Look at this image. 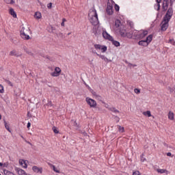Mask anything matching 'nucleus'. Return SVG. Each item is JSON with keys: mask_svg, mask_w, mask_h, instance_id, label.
Wrapping results in <instances>:
<instances>
[{"mask_svg": "<svg viewBox=\"0 0 175 175\" xmlns=\"http://www.w3.org/2000/svg\"><path fill=\"white\" fill-rule=\"evenodd\" d=\"M89 20L92 25H98L99 24V19L98 18V14L95 9L90 10L89 12Z\"/></svg>", "mask_w": 175, "mask_h": 175, "instance_id": "obj_1", "label": "nucleus"}, {"mask_svg": "<svg viewBox=\"0 0 175 175\" xmlns=\"http://www.w3.org/2000/svg\"><path fill=\"white\" fill-rule=\"evenodd\" d=\"M100 28L98 27L97 31L94 33V35L96 36H98V35H100V33H103V36L104 39H107L108 40H113V37L110 36V34L108 33L107 31L105 30L100 31Z\"/></svg>", "mask_w": 175, "mask_h": 175, "instance_id": "obj_2", "label": "nucleus"}, {"mask_svg": "<svg viewBox=\"0 0 175 175\" xmlns=\"http://www.w3.org/2000/svg\"><path fill=\"white\" fill-rule=\"evenodd\" d=\"M153 36H152V34H150L146 38V40L139 41L138 42L139 46H144V47H147V46H148L151 42H152Z\"/></svg>", "mask_w": 175, "mask_h": 175, "instance_id": "obj_3", "label": "nucleus"}, {"mask_svg": "<svg viewBox=\"0 0 175 175\" xmlns=\"http://www.w3.org/2000/svg\"><path fill=\"white\" fill-rule=\"evenodd\" d=\"M29 29H25V27H22V29L21 30V36L22 39H24L25 40H29L30 37L29 35Z\"/></svg>", "mask_w": 175, "mask_h": 175, "instance_id": "obj_4", "label": "nucleus"}, {"mask_svg": "<svg viewBox=\"0 0 175 175\" xmlns=\"http://www.w3.org/2000/svg\"><path fill=\"white\" fill-rule=\"evenodd\" d=\"M120 34L121 35V36H122L123 38H128L129 39L132 38V33H129L128 31H126V30L124 28V27H122L120 30Z\"/></svg>", "mask_w": 175, "mask_h": 175, "instance_id": "obj_5", "label": "nucleus"}, {"mask_svg": "<svg viewBox=\"0 0 175 175\" xmlns=\"http://www.w3.org/2000/svg\"><path fill=\"white\" fill-rule=\"evenodd\" d=\"M175 0H163V10L164 12H166L167 10V8L169 6V3H170L171 6L173 5V2H174Z\"/></svg>", "mask_w": 175, "mask_h": 175, "instance_id": "obj_6", "label": "nucleus"}, {"mask_svg": "<svg viewBox=\"0 0 175 175\" xmlns=\"http://www.w3.org/2000/svg\"><path fill=\"white\" fill-rule=\"evenodd\" d=\"M169 19H165L163 18V21L161 23V31H166L169 28Z\"/></svg>", "mask_w": 175, "mask_h": 175, "instance_id": "obj_7", "label": "nucleus"}, {"mask_svg": "<svg viewBox=\"0 0 175 175\" xmlns=\"http://www.w3.org/2000/svg\"><path fill=\"white\" fill-rule=\"evenodd\" d=\"M85 100L88 103V105H89V106H90V107H96V101L92 98H90L89 97H87L85 98Z\"/></svg>", "mask_w": 175, "mask_h": 175, "instance_id": "obj_8", "label": "nucleus"}, {"mask_svg": "<svg viewBox=\"0 0 175 175\" xmlns=\"http://www.w3.org/2000/svg\"><path fill=\"white\" fill-rule=\"evenodd\" d=\"M148 35V31L147 30H141L139 31V34L136 36V39H144Z\"/></svg>", "mask_w": 175, "mask_h": 175, "instance_id": "obj_9", "label": "nucleus"}, {"mask_svg": "<svg viewBox=\"0 0 175 175\" xmlns=\"http://www.w3.org/2000/svg\"><path fill=\"white\" fill-rule=\"evenodd\" d=\"M94 49H96V50H100L101 53H106V51H107V46L105 45L95 44Z\"/></svg>", "mask_w": 175, "mask_h": 175, "instance_id": "obj_10", "label": "nucleus"}, {"mask_svg": "<svg viewBox=\"0 0 175 175\" xmlns=\"http://www.w3.org/2000/svg\"><path fill=\"white\" fill-rule=\"evenodd\" d=\"M62 70L59 67H55V71L51 73L52 77H58L61 75Z\"/></svg>", "mask_w": 175, "mask_h": 175, "instance_id": "obj_11", "label": "nucleus"}, {"mask_svg": "<svg viewBox=\"0 0 175 175\" xmlns=\"http://www.w3.org/2000/svg\"><path fill=\"white\" fill-rule=\"evenodd\" d=\"M106 12L108 16H113V14L114 13V11L113 10V5L107 3Z\"/></svg>", "mask_w": 175, "mask_h": 175, "instance_id": "obj_12", "label": "nucleus"}, {"mask_svg": "<svg viewBox=\"0 0 175 175\" xmlns=\"http://www.w3.org/2000/svg\"><path fill=\"white\" fill-rule=\"evenodd\" d=\"M172 16H173V8H170L168 9L165 16H164V18H165L166 20H170V21Z\"/></svg>", "mask_w": 175, "mask_h": 175, "instance_id": "obj_13", "label": "nucleus"}, {"mask_svg": "<svg viewBox=\"0 0 175 175\" xmlns=\"http://www.w3.org/2000/svg\"><path fill=\"white\" fill-rule=\"evenodd\" d=\"M92 53H94V54H96V55H98V57H99V58H101V59H103V61H105V62H111V60H109V59H107V57H105V55H100L98 53H96V51H92Z\"/></svg>", "mask_w": 175, "mask_h": 175, "instance_id": "obj_14", "label": "nucleus"}, {"mask_svg": "<svg viewBox=\"0 0 175 175\" xmlns=\"http://www.w3.org/2000/svg\"><path fill=\"white\" fill-rule=\"evenodd\" d=\"M32 170L33 172H34V173H40V174H42V173H43V168L38 167L36 165L32 167Z\"/></svg>", "mask_w": 175, "mask_h": 175, "instance_id": "obj_15", "label": "nucleus"}, {"mask_svg": "<svg viewBox=\"0 0 175 175\" xmlns=\"http://www.w3.org/2000/svg\"><path fill=\"white\" fill-rule=\"evenodd\" d=\"M27 163H28V161L26 160H23V159L19 160V165L23 166V167H24L25 169H27V167H28V165Z\"/></svg>", "mask_w": 175, "mask_h": 175, "instance_id": "obj_16", "label": "nucleus"}, {"mask_svg": "<svg viewBox=\"0 0 175 175\" xmlns=\"http://www.w3.org/2000/svg\"><path fill=\"white\" fill-rule=\"evenodd\" d=\"M15 171L18 175H27V172H25V171L21 168L15 167Z\"/></svg>", "mask_w": 175, "mask_h": 175, "instance_id": "obj_17", "label": "nucleus"}, {"mask_svg": "<svg viewBox=\"0 0 175 175\" xmlns=\"http://www.w3.org/2000/svg\"><path fill=\"white\" fill-rule=\"evenodd\" d=\"M10 55L18 57H21L22 54H18L17 53V51L14 49L10 52Z\"/></svg>", "mask_w": 175, "mask_h": 175, "instance_id": "obj_18", "label": "nucleus"}, {"mask_svg": "<svg viewBox=\"0 0 175 175\" xmlns=\"http://www.w3.org/2000/svg\"><path fill=\"white\" fill-rule=\"evenodd\" d=\"M49 165L51 169H53V172H55V173H61V172L59 171V169H58L57 167H55V165L51 163H49Z\"/></svg>", "mask_w": 175, "mask_h": 175, "instance_id": "obj_19", "label": "nucleus"}, {"mask_svg": "<svg viewBox=\"0 0 175 175\" xmlns=\"http://www.w3.org/2000/svg\"><path fill=\"white\" fill-rule=\"evenodd\" d=\"M9 13L11 16H12V17H14V18H16L17 17V14L16 13V12H14V10L13 8H10Z\"/></svg>", "mask_w": 175, "mask_h": 175, "instance_id": "obj_20", "label": "nucleus"}, {"mask_svg": "<svg viewBox=\"0 0 175 175\" xmlns=\"http://www.w3.org/2000/svg\"><path fill=\"white\" fill-rule=\"evenodd\" d=\"M161 0H156L157 3L154 5V9L156 10H159L161 9V5L159 3H161Z\"/></svg>", "mask_w": 175, "mask_h": 175, "instance_id": "obj_21", "label": "nucleus"}, {"mask_svg": "<svg viewBox=\"0 0 175 175\" xmlns=\"http://www.w3.org/2000/svg\"><path fill=\"white\" fill-rule=\"evenodd\" d=\"M168 118L169 120H171V121H173V120H174V113L172 111H169Z\"/></svg>", "mask_w": 175, "mask_h": 175, "instance_id": "obj_22", "label": "nucleus"}, {"mask_svg": "<svg viewBox=\"0 0 175 175\" xmlns=\"http://www.w3.org/2000/svg\"><path fill=\"white\" fill-rule=\"evenodd\" d=\"M115 27H116V28H122L123 26H121V22H120V20H116L115 21Z\"/></svg>", "mask_w": 175, "mask_h": 175, "instance_id": "obj_23", "label": "nucleus"}, {"mask_svg": "<svg viewBox=\"0 0 175 175\" xmlns=\"http://www.w3.org/2000/svg\"><path fill=\"white\" fill-rule=\"evenodd\" d=\"M34 18H37L38 20L42 18V14L39 12H36L34 14Z\"/></svg>", "mask_w": 175, "mask_h": 175, "instance_id": "obj_24", "label": "nucleus"}, {"mask_svg": "<svg viewBox=\"0 0 175 175\" xmlns=\"http://www.w3.org/2000/svg\"><path fill=\"white\" fill-rule=\"evenodd\" d=\"M110 42H112V44L116 46V47H119L120 42L114 40V38H112V40H110Z\"/></svg>", "mask_w": 175, "mask_h": 175, "instance_id": "obj_25", "label": "nucleus"}, {"mask_svg": "<svg viewBox=\"0 0 175 175\" xmlns=\"http://www.w3.org/2000/svg\"><path fill=\"white\" fill-rule=\"evenodd\" d=\"M142 114H144V116L146 117H151V111H144L142 112Z\"/></svg>", "mask_w": 175, "mask_h": 175, "instance_id": "obj_26", "label": "nucleus"}, {"mask_svg": "<svg viewBox=\"0 0 175 175\" xmlns=\"http://www.w3.org/2000/svg\"><path fill=\"white\" fill-rule=\"evenodd\" d=\"M118 129L120 133H124V132H125V129L120 125H118Z\"/></svg>", "mask_w": 175, "mask_h": 175, "instance_id": "obj_27", "label": "nucleus"}, {"mask_svg": "<svg viewBox=\"0 0 175 175\" xmlns=\"http://www.w3.org/2000/svg\"><path fill=\"white\" fill-rule=\"evenodd\" d=\"M4 125H5V129H7L8 132H12V131H10V127L9 126V124H8V122H6V121H4Z\"/></svg>", "mask_w": 175, "mask_h": 175, "instance_id": "obj_28", "label": "nucleus"}, {"mask_svg": "<svg viewBox=\"0 0 175 175\" xmlns=\"http://www.w3.org/2000/svg\"><path fill=\"white\" fill-rule=\"evenodd\" d=\"M3 173L5 175H13V172L8 170H3Z\"/></svg>", "mask_w": 175, "mask_h": 175, "instance_id": "obj_29", "label": "nucleus"}, {"mask_svg": "<svg viewBox=\"0 0 175 175\" xmlns=\"http://www.w3.org/2000/svg\"><path fill=\"white\" fill-rule=\"evenodd\" d=\"M27 117H35V113H33V111H29L28 113H27Z\"/></svg>", "mask_w": 175, "mask_h": 175, "instance_id": "obj_30", "label": "nucleus"}, {"mask_svg": "<svg viewBox=\"0 0 175 175\" xmlns=\"http://www.w3.org/2000/svg\"><path fill=\"white\" fill-rule=\"evenodd\" d=\"M131 35H132V36H135V38L136 39V36H137V35H139V31L135 30L133 32V33Z\"/></svg>", "mask_w": 175, "mask_h": 175, "instance_id": "obj_31", "label": "nucleus"}, {"mask_svg": "<svg viewBox=\"0 0 175 175\" xmlns=\"http://www.w3.org/2000/svg\"><path fill=\"white\" fill-rule=\"evenodd\" d=\"M157 172L158 173H160L161 174H163V173H165L166 172V170H163V169H157Z\"/></svg>", "mask_w": 175, "mask_h": 175, "instance_id": "obj_32", "label": "nucleus"}, {"mask_svg": "<svg viewBox=\"0 0 175 175\" xmlns=\"http://www.w3.org/2000/svg\"><path fill=\"white\" fill-rule=\"evenodd\" d=\"M25 53H27V54H29V55H33V53H32V52L31 51H29V49H25Z\"/></svg>", "mask_w": 175, "mask_h": 175, "instance_id": "obj_33", "label": "nucleus"}, {"mask_svg": "<svg viewBox=\"0 0 175 175\" xmlns=\"http://www.w3.org/2000/svg\"><path fill=\"white\" fill-rule=\"evenodd\" d=\"M5 92V90L3 89V85H0V94H3Z\"/></svg>", "mask_w": 175, "mask_h": 175, "instance_id": "obj_34", "label": "nucleus"}, {"mask_svg": "<svg viewBox=\"0 0 175 175\" xmlns=\"http://www.w3.org/2000/svg\"><path fill=\"white\" fill-rule=\"evenodd\" d=\"M53 131L54 133H59L58 129L56 127H53Z\"/></svg>", "mask_w": 175, "mask_h": 175, "instance_id": "obj_35", "label": "nucleus"}, {"mask_svg": "<svg viewBox=\"0 0 175 175\" xmlns=\"http://www.w3.org/2000/svg\"><path fill=\"white\" fill-rule=\"evenodd\" d=\"M115 10L116 12H118L120 10V5L115 4Z\"/></svg>", "mask_w": 175, "mask_h": 175, "instance_id": "obj_36", "label": "nucleus"}, {"mask_svg": "<svg viewBox=\"0 0 175 175\" xmlns=\"http://www.w3.org/2000/svg\"><path fill=\"white\" fill-rule=\"evenodd\" d=\"M134 92L135 94H140V90L137 89V88H135V89H134Z\"/></svg>", "mask_w": 175, "mask_h": 175, "instance_id": "obj_37", "label": "nucleus"}, {"mask_svg": "<svg viewBox=\"0 0 175 175\" xmlns=\"http://www.w3.org/2000/svg\"><path fill=\"white\" fill-rule=\"evenodd\" d=\"M96 99H97V100H102V96L97 95L96 96Z\"/></svg>", "mask_w": 175, "mask_h": 175, "instance_id": "obj_38", "label": "nucleus"}, {"mask_svg": "<svg viewBox=\"0 0 175 175\" xmlns=\"http://www.w3.org/2000/svg\"><path fill=\"white\" fill-rule=\"evenodd\" d=\"M5 3H13V0H4Z\"/></svg>", "mask_w": 175, "mask_h": 175, "instance_id": "obj_39", "label": "nucleus"}, {"mask_svg": "<svg viewBox=\"0 0 175 175\" xmlns=\"http://www.w3.org/2000/svg\"><path fill=\"white\" fill-rule=\"evenodd\" d=\"M92 94L93 96H94L95 98H96V96H98L96 92H94V90H92Z\"/></svg>", "mask_w": 175, "mask_h": 175, "instance_id": "obj_40", "label": "nucleus"}, {"mask_svg": "<svg viewBox=\"0 0 175 175\" xmlns=\"http://www.w3.org/2000/svg\"><path fill=\"white\" fill-rule=\"evenodd\" d=\"M141 161L142 162H144V161H146V158H144V154H142Z\"/></svg>", "mask_w": 175, "mask_h": 175, "instance_id": "obj_41", "label": "nucleus"}, {"mask_svg": "<svg viewBox=\"0 0 175 175\" xmlns=\"http://www.w3.org/2000/svg\"><path fill=\"white\" fill-rule=\"evenodd\" d=\"M7 84L8 85H10V87H13V83L10 81H7Z\"/></svg>", "mask_w": 175, "mask_h": 175, "instance_id": "obj_42", "label": "nucleus"}, {"mask_svg": "<svg viewBox=\"0 0 175 175\" xmlns=\"http://www.w3.org/2000/svg\"><path fill=\"white\" fill-rule=\"evenodd\" d=\"M47 106H50V107H51V106H53V103L50 100H48Z\"/></svg>", "mask_w": 175, "mask_h": 175, "instance_id": "obj_43", "label": "nucleus"}, {"mask_svg": "<svg viewBox=\"0 0 175 175\" xmlns=\"http://www.w3.org/2000/svg\"><path fill=\"white\" fill-rule=\"evenodd\" d=\"M133 175H140V172L139 171H135L133 173Z\"/></svg>", "mask_w": 175, "mask_h": 175, "instance_id": "obj_44", "label": "nucleus"}, {"mask_svg": "<svg viewBox=\"0 0 175 175\" xmlns=\"http://www.w3.org/2000/svg\"><path fill=\"white\" fill-rule=\"evenodd\" d=\"M74 126H76L77 128H79V124L76 122V121L74 122Z\"/></svg>", "mask_w": 175, "mask_h": 175, "instance_id": "obj_45", "label": "nucleus"}, {"mask_svg": "<svg viewBox=\"0 0 175 175\" xmlns=\"http://www.w3.org/2000/svg\"><path fill=\"white\" fill-rule=\"evenodd\" d=\"M27 128L28 129L31 128V122H29L27 123Z\"/></svg>", "mask_w": 175, "mask_h": 175, "instance_id": "obj_46", "label": "nucleus"}, {"mask_svg": "<svg viewBox=\"0 0 175 175\" xmlns=\"http://www.w3.org/2000/svg\"><path fill=\"white\" fill-rule=\"evenodd\" d=\"M167 157H173V156H172V153L171 152H167Z\"/></svg>", "mask_w": 175, "mask_h": 175, "instance_id": "obj_47", "label": "nucleus"}, {"mask_svg": "<svg viewBox=\"0 0 175 175\" xmlns=\"http://www.w3.org/2000/svg\"><path fill=\"white\" fill-rule=\"evenodd\" d=\"M61 25H62V27H65V22H62V23H61Z\"/></svg>", "mask_w": 175, "mask_h": 175, "instance_id": "obj_48", "label": "nucleus"}, {"mask_svg": "<svg viewBox=\"0 0 175 175\" xmlns=\"http://www.w3.org/2000/svg\"><path fill=\"white\" fill-rule=\"evenodd\" d=\"M66 18H63V19H62V23H66Z\"/></svg>", "mask_w": 175, "mask_h": 175, "instance_id": "obj_49", "label": "nucleus"}, {"mask_svg": "<svg viewBox=\"0 0 175 175\" xmlns=\"http://www.w3.org/2000/svg\"><path fill=\"white\" fill-rule=\"evenodd\" d=\"M51 3H49V5H48V8H51Z\"/></svg>", "mask_w": 175, "mask_h": 175, "instance_id": "obj_50", "label": "nucleus"}, {"mask_svg": "<svg viewBox=\"0 0 175 175\" xmlns=\"http://www.w3.org/2000/svg\"><path fill=\"white\" fill-rule=\"evenodd\" d=\"M0 166L1 167L3 166V164L2 163H0Z\"/></svg>", "mask_w": 175, "mask_h": 175, "instance_id": "obj_51", "label": "nucleus"}, {"mask_svg": "<svg viewBox=\"0 0 175 175\" xmlns=\"http://www.w3.org/2000/svg\"><path fill=\"white\" fill-rule=\"evenodd\" d=\"M0 120H2V115L0 114Z\"/></svg>", "mask_w": 175, "mask_h": 175, "instance_id": "obj_52", "label": "nucleus"}, {"mask_svg": "<svg viewBox=\"0 0 175 175\" xmlns=\"http://www.w3.org/2000/svg\"><path fill=\"white\" fill-rule=\"evenodd\" d=\"M68 35H70V33H68Z\"/></svg>", "mask_w": 175, "mask_h": 175, "instance_id": "obj_53", "label": "nucleus"}, {"mask_svg": "<svg viewBox=\"0 0 175 175\" xmlns=\"http://www.w3.org/2000/svg\"><path fill=\"white\" fill-rule=\"evenodd\" d=\"M21 137H22L23 139H24V137L21 136Z\"/></svg>", "mask_w": 175, "mask_h": 175, "instance_id": "obj_54", "label": "nucleus"}]
</instances>
